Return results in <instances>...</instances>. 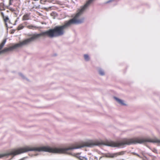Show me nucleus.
Here are the masks:
<instances>
[{"mask_svg":"<svg viewBox=\"0 0 160 160\" xmlns=\"http://www.w3.org/2000/svg\"><path fill=\"white\" fill-rule=\"evenodd\" d=\"M26 23V22H24V24H25Z\"/></svg>","mask_w":160,"mask_h":160,"instance_id":"obj_19","label":"nucleus"},{"mask_svg":"<svg viewBox=\"0 0 160 160\" xmlns=\"http://www.w3.org/2000/svg\"><path fill=\"white\" fill-rule=\"evenodd\" d=\"M8 20V17L6 18L5 20L6 21H7V20Z\"/></svg>","mask_w":160,"mask_h":160,"instance_id":"obj_16","label":"nucleus"},{"mask_svg":"<svg viewBox=\"0 0 160 160\" xmlns=\"http://www.w3.org/2000/svg\"><path fill=\"white\" fill-rule=\"evenodd\" d=\"M113 0H109V1H108L107 2V3H109V2H112Z\"/></svg>","mask_w":160,"mask_h":160,"instance_id":"obj_14","label":"nucleus"},{"mask_svg":"<svg viewBox=\"0 0 160 160\" xmlns=\"http://www.w3.org/2000/svg\"><path fill=\"white\" fill-rule=\"evenodd\" d=\"M84 60L86 62H88L90 60V58L88 54H84L83 55Z\"/></svg>","mask_w":160,"mask_h":160,"instance_id":"obj_6","label":"nucleus"},{"mask_svg":"<svg viewBox=\"0 0 160 160\" xmlns=\"http://www.w3.org/2000/svg\"><path fill=\"white\" fill-rule=\"evenodd\" d=\"M44 1V0H41L40 1V3H42V2Z\"/></svg>","mask_w":160,"mask_h":160,"instance_id":"obj_15","label":"nucleus"},{"mask_svg":"<svg viewBox=\"0 0 160 160\" xmlns=\"http://www.w3.org/2000/svg\"><path fill=\"white\" fill-rule=\"evenodd\" d=\"M38 155V154H34V156H36Z\"/></svg>","mask_w":160,"mask_h":160,"instance_id":"obj_17","label":"nucleus"},{"mask_svg":"<svg viewBox=\"0 0 160 160\" xmlns=\"http://www.w3.org/2000/svg\"><path fill=\"white\" fill-rule=\"evenodd\" d=\"M29 15L28 14L24 15L22 18L23 20H25L29 19Z\"/></svg>","mask_w":160,"mask_h":160,"instance_id":"obj_10","label":"nucleus"},{"mask_svg":"<svg viewBox=\"0 0 160 160\" xmlns=\"http://www.w3.org/2000/svg\"><path fill=\"white\" fill-rule=\"evenodd\" d=\"M27 27L29 29H33V28L35 27V26L32 25L27 26Z\"/></svg>","mask_w":160,"mask_h":160,"instance_id":"obj_12","label":"nucleus"},{"mask_svg":"<svg viewBox=\"0 0 160 160\" xmlns=\"http://www.w3.org/2000/svg\"><path fill=\"white\" fill-rule=\"evenodd\" d=\"M94 1V0H88L84 6L81 7L80 9L77 11V12L74 17L69 21H67L70 27L72 24H79L83 22L84 18L83 17H81V15L88 8Z\"/></svg>","mask_w":160,"mask_h":160,"instance_id":"obj_3","label":"nucleus"},{"mask_svg":"<svg viewBox=\"0 0 160 160\" xmlns=\"http://www.w3.org/2000/svg\"><path fill=\"white\" fill-rule=\"evenodd\" d=\"M24 27V26L22 24H20L18 27L17 29L18 30H20L22 29Z\"/></svg>","mask_w":160,"mask_h":160,"instance_id":"obj_11","label":"nucleus"},{"mask_svg":"<svg viewBox=\"0 0 160 160\" xmlns=\"http://www.w3.org/2000/svg\"><path fill=\"white\" fill-rule=\"evenodd\" d=\"M13 0H10V3Z\"/></svg>","mask_w":160,"mask_h":160,"instance_id":"obj_18","label":"nucleus"},{"mask_svg":"<svg viewBox=\"0 0 160 160\" xmlns=\"http://www.w3.org/2000/svg\"><path fill=\"white\" fill-rule=\"evenodd\" d=\"M125 151H122L120 152L115 153L116 157L118 155H124L125 153Z\"/></svg>","mask_w":160,"mask_h":160,"instance_id":"obj_9","label":"nucleus"},{"mask_svg":"<svg viewBox=\"0 0 160 160\" xmlns=\"http://www.w3.org/2000/svg\"><path fill=\"white\" fill-rule=\"evenodd\" d=\"M99 74L101 76H104L105 74V73L104 70L101 68H99L98 69Z\"/></svg>","mask_w":160,"mask_h":160,"instance_id":"obj_8","label":"nucleus"},{"mask_svg":"<svg viewBox=\"0 0 160 160\" xmlns=\"http://www.w3.org/2000/svg\"><path fill=\"white\" fill-rule=\"evenodd\" d=\"M69 27L66 22L63 25L56 26L53 29H50L40 33L33 34L32 35L30 38L20 42L18 43L15 44L9 48H5L3 50H2L6 42V40L4 39L0 44V54L12 51L22 46L28 45L34 40L40 38L42 36H47L50 38H52L62 36L64 33V30Z\"/></svg>","mask_w":160,"mask_h":160,"instance_id":"obj_2","label":"nucleus"},{"mask_svg":"<svg viewBox=\"0 0 160 160\" xmlns=\"http://www.w3.org/2000/svg\"><path fill=\"white\" fill-rule=\"evenodd\" d=\"M137 143L141 144V138L126 139L120 142H104L102 141L91 140L80 144L74 145L68 147L63 148H51L47 146L39 147L26 146L16 149V155L28 151H44L54 153L67 154L74 156L79 160H88V159L86 157L80 156V153L72 154L69 151L86 147H92L95 146H100L104 145L112 147H118L125 145H129Z\"/></svg>","mask_w":160,"mask_h":160,"instance_id":"obj_1","label":"nucleus"},{"mask_svg":"<svg viewBox=\"0 0 160 160\" xmlns=\"http://www.w3.org/2000/svg\"><path fill=\"white\" fill-rule=\"evenodd\" d=\"M105 156L107 158H113L116 157L115 153H108L105 154Z\"/></svg>","mask_w":160,"mask_h":160,"instance_id":"obj_5","label":"nucleus"},{"mask_svg":"<svg viewBox=\"0 0 160 160\" xmlns=\"http://www.w3.org/2000/svg\"><path fill=\"white\" fill-rule=\"evenodd\" d=\"M18 75L22 78L23 80H28V78L26 77V76L22 73L19 72L18 73Z\"/></svg>","mask_w":160,"mask_h":160,"instance_id":"obj_7","label":"nucleus"},{"mask_svg":"<svg viewBox=\"0 0 160 160\" xmlns=\"http://www.w3.org/2000/svg\"><path fill=\"white\" fill-rule=\"evenodd\" d=\"M132 153V154H133V155H137L138 157L141 158V157L139 155H138V154L137 153H136L135 152H133Z\"/></svg>","mask_w":160,"mask_h":160,"instance_id":"obj_13","label":"nucleus"},{"mask_svg":"<svg viewBox=\"0 0 160 160\" xmlns=\"http://www.w3.org/2000/svg\"><path fill=\"white\" fill-rule=\"evenodd\" d=\"M113 98L118 104L121 106H127L128 105L126 102L123 100L116 97H114Z\"/></svg>","mask_w":160,"mask_h":160,"instance_id":"obj_4","label":"nucleus"}]
</instances>
